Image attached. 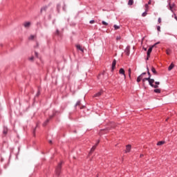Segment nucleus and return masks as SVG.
Instances as JSON below:
<instances>
[{
  "mask_svg": "<svg viewBox=\"0 0 177 177\" xmlns=\"http://www.w3.org/2000/svg\"><path fill=\"white\" fill-rule=\"evenodd\" d=\"M158 23H161V19H160V18H158Z\"/></svg>",
  "mask_w": 177,
  "mask_h": 177,
  "instance_id": "42",
  "label": "nucleus"
},
{
  "mask_svg": "<svg viewBox=\"0 0 177 177\" xmlns=\"http://www.w3.org/2000/svg\"><path fill=\"white\" fill-rule=\"evenodd\" d=\"M37 46H38V44H37Z\"/></svg>",
  "mask_w": 177,
  "mask_h": 177,
  "instance_id": "55",
  "label": "nucleus"
},
{
  "mask_svg": "<svg viewBox=\"0 0 177 177\" xmlns=\"http://www.w3.org/2000/svg\"><path fill=\"white\" fill-rule=\"evenodd\" d=\"M158 44H160V41H158V42L156 43L155 44H153V45L152 46L153 48H154V46H156V45H158Z\"/></svg>",
  "mask_w": 177,
  "mask_h": 177,
  "instance_id": "39",
  "label": "nucleus"
},
{
  "mask_svg": "<svg viewBox=\"0 0 177 177\" xmlns=\"http://www.w3.org/2000/svg\"><path fill=\"white\" fill-rule=\"evenodd\" d=\"M62 8V5L60 3L57 4V13H60V9Z\"/></svg>",
  "mask_w": 177,
  "mask_h": 177,
  "instance_id": "11",
  "label": "nucleus"
},
{
  "mask_svg": "<svg viewBox=\"0 0 177 177\" xmlns=\"http://www.w3.org/2000/svg\"><path fill=\"white\" fill-rule=\"evenodd\" d=\"M103 93V91H99L98 93H95L94 95H93V97H99V96H102V94Z\"/></svg>",
  "mask_w": 177,
  "mask_h": 177,
  "instance_id": "8",
  "label": "nucleus"
},
{
  "mask_svg": "<svg viewBox=\"0 0 177 177\" xmlns=\"http://www.w3.org/2000/svg\"><path fill=\"white\" fill-rule=\"evenodd\" d=\"M140 157H143V154H141V155H140Z\"/></svg>",
  "mask_w": 177,
  "mask_h": 177,
  "instance_id": "52",
  "label": "nucleus"
},
{
  "mask_svg": "<svg viewBox=\"0 0 177 177\" xmlns=\"http://www.w3.org/2000/svg\"><path fill=\"white\" fill-rule=\"evenodd\" d=\"M120 39H121V37H120V36H118V37H116V40H117V41H120Z\"/></svg>",
  "mask_w": 177,
  "mask_h": 177,
  "instance_id": "33",
  "label": "nucleus"
},
{
  "mask_svg": "<svg viewBox=\"0 0 177 177\" xmlns=\"http://www.w3.org/2000/svg\"><path fill=\"white\" fill-rule=\"evenodd\" d=\"M144 50H147V48H144Z\"/></svg>",
  "mask_w": 177,
  "mask_h": 177,
  "instance_id": "51",
  "label": "nucleus"
},
{
  "mask_svg": "<svg viewBox=\"0 0 177 177\" xmlns=\"http://www.w3.org/2000/svg\"><path fill=\"white\" fill-rule=\"evenodd\" d=\"M158 44H160V41H158V42L156 43L155 44H153V45L152 46L153 48H154V46H156V45H158Z\"/></svg>",
  "mask_w": 177,
  "mask_h": 177,
  "instance_id": "38",
  "label": "nucleus"
},
{
  "mask_svg": "<svg viewBox=\"0 0 177 177\" xmlns=\"http://www.w3.org/2000/svg\"><path fill=\"white\" fill-rule=\"evenodd\" d=\"M164 143H165V141H159V142L157 143V146H162V145H164Z\"/></svg>",
  "mask_w": 177,
  "mask_h": 177,
  "instance_id": "18",
  "label": "nucleus"
},
{
  "mask_svg": "<svg viewBox=\"0 0 177 177\" xmlns=\"http://www.w3.org/2000/svg\"><path fill=\"white\" fill-rule=\"evenodd\" d=\"M119 74H121L122 75H124V80L127 79V75H125V70H124V68H121L119 70Z\"/></svg>",
  "mask_w": 177,
  "mask_h": 177,
  "instance_id": "3",
  "label": "nucleus"
},
{
  "mask_svg": "<svg viewBox=\"0 0 177 177\" xmlns=\"http://www.w3.org/2000/svg\"><path fill=\"white\" fill-rule=\"evenodd\" d=\"M37 26L38 27H41V22H37Z\"/></svg>",
  "mask_w": 177,
  "mask_h": 177,
  "instance_id": "32",
  "label": "nucleus"
},
{
  "mask_svg": "<svg viewBox=\"0 0 177 177\" xmlns=\"http://www.w3.org/2000/svg\"><path fill=\"white\" fill-rule=\"evenodd\" d=\"M102 24H103V26H109V24L104 21H102Z\"/></svg>",
  "mask_w": 177,
  "mask_h": 177,
  "instance_id": "27",
  "label": "nucleus"
},
{
  "mask_svg": "<svg viewBox=\"0 0 177 177\" xmlns=\"http://www.w3.org/2000/svg\"><path fill=\"white\" fill-rule=\"evenodd\" d=\"M142 17H146V16H147V10H145V12H144L142 14Z\"/></svg>",
  "mask_w": 177,
  "mask_h": 177,
  "instance_id": "20",
  "label": "nucleus"
},
{
  "mask_svg": "<svg viewBox=\"0 0 177 177\" xmlns=\"http://www.w3.org/2000/svg\"><path fill=\"white\" fill-rule=\"evenodd\" d=\"M47 9H48V6H45L42 7L40 10V13H42V12H46Z\"/></svg>",
  "mask_w": 177,
  "mask_h": 177,
  "instance_id": "9",
  "label": "nucleus"
},
{
  "mask_svg": "<svg viewBox=\"0 0 177 177\" xmlns=\"http://www.w3.org/2000/svg\"><path fill=\"white\" fill-rule=\"evenodd\" d=\"M128 5L132 6V5H133V0H129Z\"/></svg>",
  "mask_w": 177,
  "mask_h": 177,
  "instance_id": "19",
  "label": "nucleus"
},
{
  "mask_svg": "<svg viewBox=\"0 0 177 177\" xmlns=\"http://www.w3.org/2000/svg\"><path fill=\"white\" fill-rule=\"evenodd\" d=\"M156 86H158L160 85V82H155Z\"/></svg>",
  "mask_w": 177,
  "mask_h": 177,
  "instance_id": "36",
  "label": "nucleus"
},
{
  "mask_svg": "<svg viewBox=\"0 0 177 177\" xmlns=\"http://www.w3.org/2000/svg\"><path fill=\"white\" fill-rule=\"evenodd\" d=\"M149 58H150V57H149V55H147V59H146V60H149Z\"/></svg>",
  "mask_w": 177,
  "mask_h": 177,
  "instance_id": "44",
  "label": "nucleus"
},
{
  "mask_svg": "<svg viewBox=\"0 0 177 177\" xmlns=\"http://www.w3.org/2000/svg\"><path fill=\"white\" fill-rule=\"evenodd\" d=\"M35 56H36L37 57H38V53L35 52Z\"/></svg>",
  "mask_w": 177,
  "mask_h": 177,
  "instance_id": "43",
  "label": "nucleus"
},
{
  "mask_svg": "<svg viewBox=\"0 0 177 177\" xmlns=\"http://www.w3.org/2000/svg\"><path fill=\"white\" fill-rule=\"evenodd\" d=\"M167 55H171V50L168 49L166 50Z\"/></svg>",
  "mask_w": 177,
  "mask_h": 177,
  "instance_id": "28",
  "label": "nucleus"
},
{
  "mask_svg": "<svg viewBox=\"0 0 177 177\" xmlns=\"http://www.w3.org/2000/svg\"><path fill=\"white\" fill-rule=\"evenodd\" d=\"M148 5H151V0H149V1Z\"/></svg>",
  "mask_w": 177,
  "mask_h": 177,
  "instance_id": "41",
  "label": "nucleus"
},
{
  "mask_svg": "<svg viewBox=\"0 0 177 177\" xmlns=\"http://www.w3.org/2000/svg\"><path fill=\"white\" fill-rule=\"evenodd\" d=\"M174 67H175V65L171 63L168 68L169 71H171V70H172V68H174Z\"/></svg>",
  "mask_w": 177,
  "mask_h": 177,
  "instance_id": "17",
  "label": "nucleus"
},
{
  "mask_svg": "<svg viewBox=\"0 0 177 177\" xmlns=\"http://www.w3.org/2000/svg\"><path fill=\"white\" fill-rule=\"evenodd\" d=\"M153 92L155 93H161V90L160 88H155V89L153 90Z\"/></svg>",
  "mask_w": 177,
  "mask_h": 177,
  "instance_id": "14",
  "label": "nucleus"
},
{
  "mask_svg": "<svg viewBox=\"0 0 177 177\" xmlns=\"http://www.w3.org/2000/svg\"><path fill=\"white\" fill-rule=\"evenodd\" d=\"M147 74L149 75L148 78H151V74L150 73V71H149V68H147Z\"/></svg>",
  "mask_w": 177,
  "mask_h": 177,
  "instance_id": "24",
  "label": "nucleus"
},
{
  "mask_svg": "<svg viewBox=\"0 0 177 177\" xmlns=\"http://www.w3.org/2000/svg\"><path fill=\"white\" fill-rule=\"evenodd\" d=\"M63 10H66V8L64 7H63Z\"/></svg>",
  "mask_w": 177,
  "mask_h": 177,
  "instance_id": "50",
  "label": "nucleus"
},
{
  "mask_svg": "<svg viewBox=\"0 0 177 177\" xmlns=\"http://www.w3.org/2000/svg\"><path fill=\"white\" fill-rule=\"evenodd\" d=\"M113 28H114L115 30H120V26H119L114 25Z\"/></svg>",
  "mask_w": 177,
  "mask_h": 177,
  "instance_id": "26",
  "label": "nucleus"
},
{
  "mask_svg": "<svg viewBox=\"0 0 177 177\" xmlns=\"http://www.w3.org/2000/svg\"><path fill=\"white\" fill-rule=\"evenodd\" d=\"M93 23H95V20H91L90 21V24H93Z\"/></svg>",
  "mask_w": 177,
  "mask_h": 177,
  "instance_id": "37",
  "label": "nucleus"
},
{
  "mask_svg": "<svg viewBox=\"0 0 177 177\" xmlns=\"http://www.w3.org/2000/svg\"><path fill=\"white\" fill-rule=\"evenodd\" d=\"M104 131H110V129L106 128V129H104Z\"/></svg>",
  "mask_w": 177,
  "mask_h": 177,
  "instance_id": "45",
  "label": "nucleus"
},
{
  "mask_svg": "<svg viewBox=\"0 0 177 177\" xmlns=\"http://www.w3.org/2000/svg\"><path fill=\"white\" fill-rule=\"evenodd\" d=\"M49 120L50 119H47L44 123L43 124V127H46V125L48 124V122H49Z\"/></svg>",
  "mask_w": 177,
  "mask_h": 177,
  "instance_id": "22",
  "label": "nucleus"
},
{
  "mask_svg": "<svg viewBox=\"0 0 177 177\" xmlns=\"http://www.w3.org/2000/svg\"><path fill=\"white\" fill-rule=\"evenodd\" d=\"M62 162H59L57 165V167L55 169V174L57 176H59V175H60V172L62 171Z\"/></svg>",
  "mask_w": 177,
  "mask_h": 177,
  "instance_id": "2",
  "label": "nucleus"
},
{
  "mask_svg": "<svg viewBox=\"0 0 177 177\" xmlns=\"http://www.w3.org/2000/svg\"><path fill=\"white\" fill-rule=\"evenodd\" d=\"M145 8L146 10L147 11V10L149 9V4H145Z\"/></svg>",
  "mask_w": 177,
  "mask_h": 177,
  "instance_id": "35",
  "label": "nucleus"
},
{
  "mask_svg": "<svg viewBox=\"0 0 177 177\" xmlns=\"http://www.w3.org/2000/svg\"><path fill=\"white\" fill-rule=\"evenodd\" d=\"M151 71L152 73L155 75H157V71H156V68L155 67H151Z\"/></svg>",
  "mask_w": 177,
  "mask_h": 177,
  "instance_id": "15",
  "label": "nucleus"
},
{
  "mask_svg": "<svg viewBox=\"0 0 177 177\" xmlns=\"http://www.w3.org/2000/svg\"><path fill=\"white\" fill-rule=\"evenodd\" d=\"M102 75H104V72L102 73Z\"/></svg>",
  "mask_w": 177,
  "mask_h": 177,
  "instance_id": "54",
  "label": "nucleus"
},
{
  "mask_svg": "<svg viewBox=\"0 0 177 177\" xmlns=\"http://www.w3.org/2000/svg\"><path fill=\"white\" fill-rule=\"evenodd\" d=\"M128 71H129V78H131V68H129Z\"/></svg>",
  "mask_w": 177,
  "mask_h": 177,
  "instance_id": "31",
  "label": "nucleus"
},
{
  "mask_svg": "<svg viewBox=\"0 0 177 177\" xmlns=\"http://www.w3.org/2000/svg\"><path fill=\"white\" fill-rule=\"evenodd\" d=\"M142 77H143V75H146V72H144L141 74Z\"/></svg>",
  "mask_w": 177,
  "mask_h": 177,
  "instance_id": "40",
  "label": "nucleus"
},
{
  "mask_svg": "<svg viewBox=\"0 0 177 177\" xmlns=\"http://www.w3.org/2000/svg\"><path fill=\"white\" fill-rule=\"evenodd\" d=\"M142 79H143V77H142V75H140L137 77V82H140V81H142Z\"/></svg>",
  "mask_w": 177,
  "mask_h": 177,
  "instance_id": "16",
  "label": "nucleus"
},
{
  "mask_svg": "<svg viewBox=\"0 0 177 177\" xmlns=\"http://www.w3.org/2000/svg\"><path fill=\"white\" fill-rule=\"evenodd\" d=\"M3 133L4 135H6L8 133V130L7 129H4L3 131Z\"/></svg>",
  "mask_w": 177,
  "mask_h": 177,
  "instance_id": "29",
  "label": "nucleus"
},
{
  "mask_svg": "<svg viewBox=\"0 0 177 177\" xmlns=\"http://www.w3.org/2000/svg\"><path fill=\"white\" fill-rule=\"evenodd\" d=\"M170 9H172V6H170Z\"/></svg>",
  "mask_w": 177,
  "mask_h": 177,
  "instance_id": "53",
  "label": "nucleus"
},
{
  "mask_svg": "<svg viewBox=\"0 0 177 177\" xmlns=\"http://www.w3.org/2000/svg\"><path fill=\"white\" fill-rule=\"evenodd\" d=\"M30 60H34V57H30Z\"/></svg>",
  "mask_w": 177,
  "mask_h": 177,
  "instance_id": "46",
  "label": "nucleus"
},
{
  "mask_svg": "<svg viewBox=\"0 0 177 177\" xmlns=\"http://www.w3.org/2000/svg\"><path fill=\"white\" fill-rule=\"evenodd\" d=\"M35 37H37V36H36V35H31L28 37V39L32 40V39H34V38H35Z\"/></svg>",
  "mask_w": 177,
  "mask_h": 177,
  "instance_id": "21",
  "label": "nucleus"
},
{
  "mask_svg": "<svg viewBox=\"0 0 177 177\" xmlns=\"http://www.w3.org/2000/svg\"><path fill=\"white\" fill-rule=\"evenodd\" d=\"M77 49H78L79 50H81V52H84V49L82 48V46H81V45H77L76 46Z\"/></svg>",
  "mask_w": 177,
  "mask_h": 177,
  "instance_id": "13",
  "label": "nucleus"
},
{
  "mask_svg": "<svg viewBox=\"0 0 177 177\" xmlns=\"http://www.w3.org/2000/svg\"><path fill=\"white\" fill-rule=\"evenodd\" d=\"M142 82H145V81H148L150 86L152 88H158V86L154 85V79H151L150 77H145L144 79L142 80Z\"/></svg>",
  "mask_w": 177,
  "mask_h": 177,
  "instance_id": "1",
  "label": "nucleus"
},
{
  "mask_svg": "<svg viewBox=\"0 0 177 177\" xmlns=\"http://www.w3.org/2000/svg\"><path fill=\"white\" fill-rule=\"evenodd\" d=\"M55 35H57L58 37H60V31H59L58 29L56 30Z\"/></svg>",
  "mask_w": 177,
  "mask_h": 177,
  "instance_id": "23",
  "label": "nucleus"
},
{
  "mask_svg": "<svg viewBox=\"0 0 177 177\" xmlns=\"http://www.w3.org/2000/svg\"><path fill=\"white\" fill-rule=\"evenodd\" d=\"M39 95H41V92H39V91H38L37 93L36 94V97H38Z\"/></svg>",
  "mask_w": 177,
  "mask_h": 177,
  "instance_id": "34",
  "label": "nucleus"
},
{
  "mask_svg": "<svg viewBox=\"0 0 177 177\" xmlns=\"http://www.w3.org/2000/svg\"><path fill=\"white\" fill-rule=\"evenodd\" d=\"M153 46H151V47H149V48L147 50V55L148 56V57H150V54L151 53L152 50H153Z\"/></svg>",
  "mask_w": 177,
  "mask_h": 177,
  "instance_id": "7",
  "label": "nucleus"
},
{
  "mask_svg": "<svg viewBox=\"0 0 177 177\" xmlns=\"http://www.w3.org/2000/svg\"><path fill=\"white\" fill-rule=\"evenodd\" d=\"M100 142V141L98 140V141L97 142V143L95 144V145H94V146L91 149V151H90L89 154H92V153H93V151H95V149H96V146H97Z\"/></svg>",
  "mask_w": 177,
  "mask_h": 177,
  "instance_id": "4",
  "label": "nucleus"
},
{
  "mask_svg": "<svg viewBox=\"0 0 177 177\" xmlns=\"http://www.w3.org/2000/svg\"><path fill=\"white\" fill-rule=\"evenodd\" d=\"M51 118H53V115L50 116V120H51Z\"/></svg>",
  "mask_w": 177,
  "mask_h": 177,
  "instance_id": "49",
  "label": "nucleus"
},
{
  "mask_svg": "<svg viewBox=\"0 0 177 177\" xmlns=\"http://www.w3.org/2000/svg\"><path fill=\"white\" fill-rule=\"evenodd\" d=\"M24 27H25V28H30V26H31V22L30 21H26L24 23Z\"/></svg>",
  "mask_w": 177,
  "mask_h": 177,
  "instance_id": "6",
  "label": "nucleus"
},
{
  "mask_svg": "<svg viewBox=\"0 0 177 177\" xmlns=\"http://www.w3.org/2000/svg\"><path fill=\"white\" fill-rule=\"evenodd\" d=\"M33 135H34V136L35 135V129L34 131H33Z\"/></svg>",
  "mask_w": 177,
  "mask_h": 177,
  "instance_id": "48",
  "label": "nucleus"
},
{
  "mask_svg": "<svg viewBox=\"0 0 177 177\" xmlns=\"http://www.w3.org/2000/svg\"><path fill=\"white\" fill-rule=\"evenodd\" d=\"M117 64V60L113 59V62H112V67H111V71H114V70H115V65Z\"/></svg>",
  "mask_w": 177,
  "mask_h": 177,
  "instance_id": "5",
  "label": "nucleus"
},
{
  "mask_svg": "<svg viewBox=\"0 0 177 177\" xmlns=\"http://www.w3.org/2000/svg\"><path fill=\"white\" fill-rule=\"evenodd\" d=\"M129 49H130V47L129 46H127L125 49V53L127 56H129Z\"/></svg>",
  "mask_w": 177,
  "mask_h": 177,
  "instance_id": "12",
  "label": "nucleus"
},
{
  "mask_svg": "<svg viewBox=\"0 0 177 177\" xmlns=\"http://www.w3.org/2000/svg\"><path fill=\"white\" fill-rule=\"evenodd\" d=\"M157 30L159 32L161 31V27L160 26H157Z\"/></svg>",
  "mask_w": 177,
  "mask_h": 177,
  "instance_id": "30",
  "label": "nucleus"
},
{
  "mask_svg": "<svg viewBox=\"0 0 177 177\" xmlns=\"http://www.w3.org/2000/svg\"><path fill=\"white\" fill-rule=\"evenodd\" d=\"M48 143H50V145H52V140H50L48 141Z\"/></svg>",
  "mask_w": 177,
  "mask_h": 177,
  "instance_id": "47",
  "label": "nucleus"
},
{
  "mask_svg": "<svg viewBox=\"0 0 177 177\" xmlns=\"http://www.w3.org/2000/svg\"><path fill=\"white\" fill-rule=\"evenodd\" d=\"M80 104H81V101L78 100L75 106V107H77V106H80Z\"/></svg>",
  "mask_w": 177,
  "mask_h": 177,
  "instance_id": "25",
  "label": "nucleus"
},
{
  "mask_svg": "<svg viewBox=\"0 0 177 177\" xmlns=\"http://www.w3.org/2000/svg\"><path fill=\"white\" fill-rule=\"evenodd\" d=\"M131 145H128L126 146V153H129V151H131Z\"/></svg>",
  "mask_w": 177,
  "mask_h": 177,
  "instance_id": "10",
  "label": "nucleus"
}]
</instances>
